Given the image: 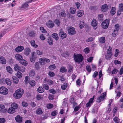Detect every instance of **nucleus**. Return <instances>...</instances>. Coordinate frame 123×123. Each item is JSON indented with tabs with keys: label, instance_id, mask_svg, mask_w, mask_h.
I'll return each mask as SVG.
<instances>
[{
	"label": "nucleus",
	"instance_id": "58",
	"mask_svg": "<svg viewBox=\"0 0 123 123\" xmlns=\"http://www.w3.org/2000/svg\"><path fill=\"white\" fill-rule=\"evenodd\" d=\"M35 35V34L34 33L33 31L30 32L29 33V36L31 37L34 36Z\"/></svg>",
	"mask_w": 123,
	"mask_h": 123
},
{
	"label": "nucleus",
	"instance_id": "11",
	"mask_svg": "<svg viewBox=\"0 0 123 123\" xmlns=\"http://www.w3.org/2000/svg\"><path fill=\"white\" fill-rule=\"evenodd\" d=\"M16 121L19 123H21L22 122V118L19 115H17L15 118Z\"/></svg>",
	"mask_w": 123,
	"mask_h": 123
},
{
	"label": "nucleus",
	"instance_id": "28",
	"mask_svg": "<svg viewBox=\"0 0 123 123\" xmlns=\"http://www.w3.org/2000/svg\"><path fill=\"white\" fill-rule=\"evenodd\" d=\"M4 80L6 84L9 85H10L11 84V80L8 78H6Z\"/></svg>",
	"mask_w": 123,
	"mask_h": 123
},
{
	"label": "nucleus",
	"instance_id": "57",
	"mask_svg": "<svg viewBox=\"0 0 123 123\" xmlns=\"http://www.w3.org/2000/svg\"><path fill=\"white\" fill-rule=\"evenodd\" d=\"M36 98L37 100H39L41 99L43 97L40 95H36Z\"/></svg>",
	"mask_w": 123,
	"mask_h": 123
},
{
	"label": "nucleus",
	"instance_id": "56",
	"mask_svg": "<svg viewBox=\"0 0 123 123\" xmlns=\"http://www.w3.org/2000/svg\"><path fill=\"white\" fill-rule=\"evenodd\" d=\"M50 92L54 94L56 93V91H55L53 89H50L49 90Z\"/></svg>",
	"mask_w": 123,
	"mask_h": 123
},
{
	"label": "nucleus",
	"instance_id": "47",
	"mask_svg": "<svg viewBox=\"0 0 123 123\" xmlns=\"http://www.w3.org/2000/svg\"><path fill=\"white\" fill-rule=\"evenodd\" d=\"M113 120L115 123H119V120L118 118L116 116L113 119Z\"/></svg>",
	"mask_w": 123,
	"mask_h": 123
},
{
	"label": "nucleus",
	"instance_id": "13",
	"mask_svg": "<svg viewBox=\"0 0 123 123\" xmlns=\"http://www.w3.org/2000/svg\"><path fill=\"white\" fill-rule=\"evenodd\" d=\"M30 52V49L29 48H26L24 50V54L26 56L28 55Z\"/></svg>",
	"mask_w": 123,
	"mask_h": 123
},
{
	"label": "nucleus",
	"instance_id": "27",
	"mask_svg": "<svg viewBox=\"0 0 123 123\" xmlns=\"http://www.w3.org/2000/svg\"><path fill=\"white\" fill-rule=\"evenodd\" d=\"M103 14H101L98 15V18L99 21H102L103 20Z\"/></svg>",
	"mask_w": 123,
	"mask_h": 123
},
{
	"label": "nucleus",
	"instance_id": "45",
	"mask_svg": "<svg viewBox=\"0 0 123 123\" xmlns=\"http://www.w3.org/2000/svg\"><path fill=\"white\" fill-rule=\"evenodd\" d=\"M53 81L49 79H48L47 80V83L49 85H51L53 84Z\"/></svg>",
	"mask_w": 123,
	"mask_h": 123
},
{
	"label": "nucleus",
	"instance_id": "9",
	"mask_svg": "<svg viewBox=\"0 0 123 123\" xmlns=\"http://www.w3.org/2000/svg\"><path fill=\"white\" fill-rule=\"evenodd\" d=\"M106 96V93L102 94L97 99V101L98 103H100L101 101L104 99L105 97Z\"/></svg>",
	"mask_w": 123,
	"mask_h": 123
},
{
	"label": "nucleus",
	"instance_id": "42",
	"mask_svg": "<svg viewBox=\"0 0 123 123\" xmlns=\"http://www.w3.org/2000/svg\"><path fill=\"white\" fill-rule=\"evenodd\" d=\"M118 31L115 30H113V31L112 33V35L113 37H116L117 35V33Z\"/></svg>",
	"mask_w": 123,
	"mask_h": 123
},
{
	"label": "nucleus",
	"instance_id": "30",
	"mask_svg": "<svg viewBox=\"0 0 123 123\" xmlns=\"http://www.w3.org/2000/svg\"><path fill=\"white\" fill-rule=\"evenodd\" d=\"M16 75L19 78H21L22 77V73L19 71H18L17 74H16Z\"/></svg>",
	"mask_w": 123,
	"mask_h": 123
},
{
	"label": "nucleus",
	"instance_id": "19",
	"mask_svg": "<svg viewBox=\"0 0 123 123\" xmlns=\"http://www.w3.org/2000/svg\"><path fill=\"white\" fill-rule=\"evenodd\" d=\"M36 114L37 115H40L42 114L43 112V111L41 109L38 108L36 111Z\"/></svg>",
	"mask_w": 123,
	"mask_h": 123
},
{
	"label": "nucleus",
	"instance_id": "49",
	"mask_svg": "<svg viewBox=\"0 0 123 123\" xmlns=\"http://www.w3.org/2000/svg\"><path fill=\"white\" fill-rule=\"evenodd\" d=\"M28 105V104L27 102L23 101L22 103V105L24 107H26Z\"/></svg>",
	"mask_w": 123,
	"mask_h": 123
},
{
	"label": "nucleus",
	"instance_id": "54",
	"mask_svg": "<svg viewBox=\"0 0 123 123\" xmlns=\"http://www.w3.org/2000/svg\"><path fill=\"white\" fill-rule=\"evenodd\" d=\"M36 53L39 55H41L43 54L42 51H39V50H37L36 51Z\"/></svg>",
	"mask_w": 123,
	"mask_h": 123
},
{
	"label": "nucleus",
	"instance_id": "21",
	"mask_svg": "<svg viewBox=\"0 0 123 123\" xmlns=\"http://www.w3.org/2000/svg\"><path fill=\"white\" fill-rule=\"evenodd\" d=\"M54 25V24L51 21H49L47 23V26L49 27L52 28Z\"/></svg>",
	"mask_w": 123,
	"mask_h": 123
},
{
	"label": "nucleus",
	"instance_id": "44",
	"mask_svg": "<svg viewBox=\"0 0 123 123\" xmlns=\"http://www.w3.org/2000/svg\"><path fill=\"white\" fill-rule=\"evenodd\" d=\"M6 70L9 73H11L12 72V69L10 66L6 67Z\"/></svg>",
	"mask_w": 123,
	"mask_h": 123
},
{
	"label": "nucleus",
	"instance_id": "40",
	"mask_svg": "<svg viewBox=\"0 0 123 123\" xmlns=\"http://www.w3.org/2000/svg\"><path fill=\"white\" fill-rule=\"evenodd\" d=\"M35 74V71L33 70H31L29 72V76L31 77L33 76Z\"/></svg>",
	"mask_w": 123,
	"mask_h": 123
},
{
	"label": "nucleus",
	"instance_id": "34",
	"mask_svg": "<svg viewBox=\"0 0 123 123\" xmlns=\"http://www.w3.org/2000/svg\"><path fill=\"white\" fill-rule=\"evenodd\" d=\"M35 68L37 69L38 70L40 68L39 66V64L38 62H36L35 64Z\"/></svg>",
	"mask_w": 123,
	"mask_h": 123
},
{
	"label": "nucleus",
	"instance_id": "14",
	"mask_svg": "<svg viewBox=\"0 0 123 123\" xmlns=\"http://www.w3.org/2000/svg\"><path fill=\"white\" fill-rule=\"evenodd\" d=\"M7 111L8 113L12 114H13L15 112V110L11 107L8 109Z\"/></svg>",
	"mask_w": 123,
	"mask_h": 123
},
{
	"label": "nucleus",
	"instance_id": "16",
	"mask_svg": "<svg viewBox=\"0 0 123 123\" xmlns=\"http://www.w3.org/2000/svg\"><path fill=\"white\" fill-rule=\"evenodd\" d=\"M84 14V11L82 10H79L77 12V16L80 17L83 16Z\"/></svg>",
	"mask_w": 123,
	"mask_h": 123
},
{
	"label": "nucleus",
	"instance_id": "43",
	"mask_svg": "<svg viewBox=\"0 0 123 123\" xmlns=\"http://www.w3.org/2000/svg\"><path fill=\"white\" fill-rule=\"evenodd\" d=\"M47 107L48 109H50L53 107V105L52 104L49 103L47 105Z\"/></svg>",
	"mask_w": 123,
	"mask_h": 123
},
{
	"label": "nucleus",
	"instance_id": "37",
	"mask_svg": "<svg viewBox=\"0 0 123 123\" xmlns=\"http://www.w3.org/2000/svg\"><path fill=\"white\" fill-rule=\"evenodd\" d=\"M38 92L40 93H42L44 92L43 89L42 87H40L37 89Z\"/></svg>",
	"mask_w": 123,
	"mask_h": 123
},
{
	"label": "nucleus",
	"instance_id": "32",
	"mask_svg": "<svg viewBox=\"0 0 123 123\" xmlns=\"http://www.w3.org/2000/svg\"><path fill=\"white\" fill-rule=\"evenodd\" d=\"M29 6V5L27 2L25 3L22 5L21 7L22 8H26L28 7Z\"/></svg>",
	"mask_w": 123,
	"mask_h": 123
},
{
	"label": "nucleus",
	"instance_id": "20",
	"mask_svg": "<svg viewBox=\"0 0 123 123\" xmlns=\"http://www.w3.org/2000/svg\"><path fill=\"white\" fill-rule=\"evenodd\" d=\"M47 42L49 44L52 45L53 44V41L52 39L50 37H48L47 39Z\"/></svg>",
	"mask_w": 123,
	"mask_h": 123
},
{
	"label": "nucleus",
	"instance_id": "35",
	"mask_svg": "<svg viewBox=\"0 0 123 123\" xmlns=\"http://www.w3.org/2000/svg\"><path fill=\"white\" fill-rule=\"evenodd\" d=\"M119 11L123 12V4L121 3L119 5Z\"/></svg>",
	"mask_w": 123,
	"mask_h": 123
},
{
	"label": "nucleus",
	"instance_id": "61",
	"mask_svg": "<svg viewBox=\"0 0 123 123\" xmlns=\"http://www.w3.org/2000/svg\"><path fill=\"white\" fill-rule=\"evenodd\" d=\"M40 38L42 40H43L45 39V37L43 34H41L40 36Z\"/></svg>",
	"mask_w": 123,
	"mask_h": 123
},
{
	"label": "nucleus",
	"instance_id": "48",
	"mask_svg": "<svg viewBox=\"0 0 123 123\" xmlns=\"http://www.w3.org/2000/svg\"><path fill=\"white\" fill-rule=\"evenodd\" d=\"M48 75L51 77H53L54 76L55 73L51 71L49 72L48 73Z\"/></svg>",
	"mask_w": 123,
	"mask_h": 123
},
{
	"label": "nucleus",
	"instance_id": "22",
	"mask_svg": "<svg viewBox=\"0 0 123 123\" xmlns=\"http://www.w3.org/2000/svg\"><path fill=\"white\" fill-rule=\"evenodd\" d=\"M15 57L17 60L20 61L23 58L22 55L19 54H16L15 55Z\"/></svg>",
	"mask_w": 123,
	"mask_h": 123
},
{
	"label": "nucleus",
	"instance_id": "10",
	"mask_svg": "<svg viewBox=\"0 0 123 123\" xmlns=\"http://www.w3.org/2000/svg\"><path fill=\"white\" fill-rule=\"evenodd\" d=\"M59 35L60 37H61V38L62 39L65 38L66 36V34L64 32L63 30L62 29L60 31Z\"/></svg>",
	"mask_w": 123,
	"mask_h": 123
},
{
	"label": "nucleus",
	"instance_id": "3",
	"mask_svg": "<svg viewBox=\"0 0 123 123\" xmlns=\"http://www.w3.org/2000/svg\"><path fill=\"white\" fill-rule=\"evenodd\" d=\"M14 69L16 71H20L22 72H24L25 70V69L24 67L22 66H19L17 64H16L15 65Z\"/></svg>",
	"mask_w": 123,
	"mask_h": 123
},
{
	"label": "nucleus",
	"instance_id": "62",
	"mask_svg": "<svg viewBox=\"0 0 123 123\" xmlns=\"http://www.w3.org/2000/svg\"><path fill=\"white\" fill-rule=\"evenodd\" d=\"M114 63L115 65L117 64H120L121 63V62L120 61H119L117 60H114Z\"/></svg>",
	"mask_w": 123,
	"mask_h": 123
},
{
	"label": "nucleus",
	"instance_id": "24",
	"mask_svg": "<svg viewBox=\"0 0 123 123\" xmlns=\"http://www.w3.org/2000/svg\"><path fill=\"white\" fill-rule=\"evenodd\" d=\"M52 37L56 41H57L58 39V34L56 33H53L52 34Z\"/></svg>",
	"mask_w": 123,
	"mask_h": 123
},
{
	"label": "nucleus",
	"instance_id": "26",
	"mask_svg": "<svg viewBox=\"0 0 123 123\" xmlns=\"http://www.w3.org/2000/svg\"><path fill=\"white\" fill-rule=\"evenodd\" d=\"M30 43L31 46L34 47H38V45H36L35 44V41L34 40H32L31 41Z\"/></svg>",
	"mask_w": 123,
	"mask_h": 123
},
{
	"label": "nucleus",
	"instance_id": "31",
	"mask_svg": "<svg viewBox=\"0 0 123 123\" xmlns=\"http://www.w3.org/2000/svg\"><path fill=\"white\" fill-rule=\"evenodd\" d=\"M116 9L114 7H112L110 11V13L112 15H113L116 13Z\"/></svg>",
	"mask_w": 123,
	"mask_h": 123
},
{
	"label": "nucleus",
	"instance_id": "6",
	"mask_svg": "<svg viewBox=\"0 0 123 123\" xmlns=\"http://www.w3.org/2000/svg\"><path fill=\"white\" fill-rule=\"evenodd\" d=\"M37 57L36 54L34 52H32L31 53V56L30 57V61L32 62H34L36 59Z\"/></svg>",
	"mask_w": 123,
	"mask_h": 123
},
{
	"label": "nucleus",
	"instance_id": "29",
	"mask_svg": "<svg viewBox=\"0 0 123 123\" xmlns=\"http://www.w3.org/2000/svg\"><path fill=\"white\" fill-rule=\"evenodd\" d=\"M11 107L13 108L15 110L17 109L18 107V105L15 103H12L11 105Z\"/></svg>",
	"mask_w": 123,
	"mask_h": 123
},
{
	"label": "nucleus",
	"instance_id": "60",
	"mask_svg": "<svg viewBox=\"0 0 123 123\" xmlns=\"http://www.w3.org/2000/svg\"><path fill=\"white\" fill-rule=\"evenodd\" d=\"M86 69L88 72H91V67L89 65H88L86 66Z\"/></svg>",
	"mask_w": 123,
	"mask_h": 123
},
{
	"label": "nucleus",
	"instance_id": "12",
	"mask_svg": "<svg viewBox=\"0 0 123 123\" xmlns=\"http://www.w3.org/2000/svg\"><path fill=\"white\" fill-rule=\"evenodd\" d=\"M24 49V48L22 46H18L15 49L16 51L19 52L21 51Z\"/></svg>",
	"mask_w": 123,
	"mask_h": 123
},
{
	"label": "nucleus",
	"instance_id": "15",
	"mask_svg": "<svg viewBox=\"0 0 123 123\" xmlns=\"http://www.w3.org/2000/svg\"><path fill=\"white\" fill-rule=\"evenodd\" d=\"M97 24V22L96 19H93L91 23V25L94 27H96Z\"/></svg>",
	"mask_w": 123,
	"mask_h": 123
},
{
	"label": "nucleus",
	"instance_id": "46",
	"mask_svg": "<svg viewBox=\"0 0 123 123\" xmlns=\"http://www.w3.org/2000/svg\"><path fill=\"white\" fill-rule=\"evenodd\" d=\"M68 72L70 73L72 71V69L73 68V66L70 65L68 66Z\"/></svg>",
	"mask_w": 123,
	"mask_h": 123
},
{
	"label": "nucleus",
	"instance_id": "53",
	"mask_svg": "<svg viewBox=\"0 0 123 123\" xmlns=\"http://www.w3.org/2000/svg\"><path fill=\"white\" fill-rule=\"evenodd\" d=\"M29 77L28 76H26L25 77V82L26 84L28 83L29 82L28 80L29 79Z\"/></svg>",
	"mask_w": 123,
	"mask_h": 123
},
{
	"label": "nucleus",
	"instance_id": "64",
	"mask_svg": "<svg viewBox=\"0 0 123 123\" xmlns=\"http://www.w3.org/2000/svg\"><path fill=\"white\" fill-rule=\"evenodd\" d=\"M31 106L33 107H35L36 105V104L34 102H31L30 103Z\"/></svg>",
	"mask_w": 123,
	"mask_h": 123
},
{
	"label": "nucleus",
	"instance_id": "17",
	"mask_svg": "<svg viewBox=\"0 0 123 123\" xmlns=\"http://www.w3.org/2000/svg\"><path fill=\"white\" fill-rule=\"evenodd\" d=\"M0 62L2 64H6V60L5 58L3 56L0 57Z\"/></svg>",
	"mask_w": 123,
	"mask_h": 123
},
{
	"label": "nucleus",
	"instance_id": "38",
	"mask_svg": "<svg viewBox=\"0 0 123 123\" xmlns=\"http://www.w3.org/2000/svg\"><path fill=\"white\" fill-rule=\"evenodd\" d=\"M67 86L68 85L67 83H65L61 87L62 89L63 90H65Z\"/></svg>",
	"mask_w": 123,
	"mask_h": 123
},
{
	"label": "nucleus",
	"instance_id": "63",
	"mask_svg": "<svg viewBox=\"0 0 123 123\" xmlns=\"http://www.w3.org/2000/svg\"><path fill=\"white\" fill-rule=\"evenodd\" d=\"M5 119L4 118H0V123H4L5 122Z\"/></svg>",
	"mask_w": 123,
	"mask_h": 123
},
{
	"label": "nucleus",
	"instance_id": "8",
	"mask_svg": "<svg viewBox=\"0 0 123 123\" xmlns=\"http://www.w3.org/2000/svg\"><path fill=\"white\" fill-rule=\"evenodd\" d=\"M111 7V6H108L106 4L103 5L101 7V11L104 12H105L107 10L110 9Z\"/></svg>",
	"mask_w": 123,
	"mask_h": 123
},
{
	"label": "nucleus",
	"instance_id": "2",
	"mask_svg": "<svg viewBox=\"0 0 123 123\" xmlns=\"http://www.w3.org/2000/svg\"><path fill=\"white\" fill-rule=\"evenodd\" d=\"M73 56L75 62L79 63L82 62L84 59L83 57L81 54H78L76 55L74 54Z\"/></svg>",
	"mask_w": 123,
	"mask_h": 123
},
{
	"label": "nucleus",
	"instance_id": "59",
	"mask_svg": "<svg viewBox=\"0 0 123 123\" xmlns=\"http://www.w3.org/2000/svg\"><path fill=\"white\" fill-rule=\"evenodd\" d=\"M80 108V107L79 105L77 106L74 108V111L75 112H76Z\"/></svg>",
	"mask_w": 123,
	"mask_h": 123
},
{
	"label": "nucleus",
	"instance_id": "25",
	"mask_svg": "<svg viewBox=\"0 0 123 123\" xmlns=\"http://www.w3.org/2000/svg\"><path fill=\"white\" fill-rule=\"evenodd\" d=\"M85 24L84 23V21H80V23L79 25V27L81 29L83 28Z\"/></svg>",
	"mask_w": 123,
	"mask_h": 123
},
{
	"label": "nucleus",
	"instance_id": "36",
	"mask_svg": "<svg viewBox=\"0 0 123 123\" xmlns=\"http://www.w3.org/2000/svg\"><path fill=\"white\" fill-rule=\"evenodd\" d=\"M105 38L103 37H101L99 39V42L101 43H105Z\"/></svg>",
	"mask_w": 123,
	"mask_h": 123
},
{
	"label": "nucleus",
	"instance_id": "51",
	"mask_svg": "<svg viewBox=\"0 0 123 123\" xmlns=\"http://www.w3.org/2000/svg\"><path fill=\"white\" fill-rule=\"evenodd\" d=\"M61 16L63 17H65L66 16V14L64 12V11H62L61 12Z\"/></svg>",
	"mask_w": 123,
	"mask_h": 123
},
{
	"label": "nucleus",
	"instance_id": "1",
	"mask_svg": "<svg viewBox=\"0 0 123 123\" xmlns=\"http://www.w3.org/2000/svg\"><path fill=\"white\" fill-rule=\"evenodd\" d=\"M24 92L23 89H19L15 91V92L13 94L14 97L16 99H19L22 97Z\"/></svg>",
	"mask_w": 123,
	"mask_h": 123
},
{
	"label": "nucleus",
	"instance_id": "50",
	"mask_svg": "<svg viewBox=\"0 0 123 123\" xmlns=\"http://www.w3.org/2000/svg\"><path fill=\"white\" fill-rule=\"evenodd\" d=\"M115 29L114 30L118 31L120 29V27L119 25L117 24L115 25Z\"/></svg>",
	"mask_w": 123,
	"mask_h": 123
},
{
	"label": "nucleus",
	"instance_id": "33",
	"mask_svg": "<svg viewBox=\"0 0 123 123\" xmlns=\"http://www.w3.org/2000/svg\"><path fill=\"white\" fill-rule=\"evenodd\" d=\"M67 71L65 68L64 67H61L60 69V71L62 73L66 72Z\"/></svg>",
	"mask_w": 123,
	"mask_h": 123
},
{
	"label": "nucleus",
	"instance_id": "23",
	"mask_svg": "<svg viewBox=\"0 0 123 123\" xmlns=\"http://www.w3.org/2000/svg\"><path fill=\"white\" fill-rule=\"evenodd\" d=\"M20 62L22 65L25 66H26L27 64L26 61L24 59H23V58L20 60Z\"/></svg>",
	"mask_w": 123,
	"mask_h": 123
},
{
	"label": "nucleus",
	"instance_id": "7",
	"mask_svg": "<svg viewBox=\"0 0 123 123\" xmlns=\"http://www.w3.org/2000/svg\"><path fill=\"white\" fill-rule=\"evenodd\" d=\"M8 90L6 88L3 87L0 88V93L1 94L6 95L8 93Z\"/></svg>",
	"mask_w": 123,
	"mask_h": 123
},
{
	"label": "nucleus",
	"instance_id": "52",
	"mask_svg": "<svg viewBox=\"0 0 123 123\" xmlns=\"http://www.w3.org/2000/svg\"><path fill=\"white\" fill-rule=\"evenodd\" d=\"M55 22L58 26H59L60 25V22L58 19H55Z\"/></svg>",
	"mask_w": 123,
	"mask_h": 123
},
{
	"label": "nucleus",
	"instance_id": "39",
	"mask_svg": "<svg viewBox=\"0 0 123 123\" xmlns=\"http://www.w3.org/2000/svg\"><path fill=\"white\" fill-rule=\"evenodd\" d=\"M29 84L31 86H34L35 85V81L34 80H32L30 81Z\"/></svg>",
	"mask_w": 123,
	"mask_h": 123
},
{
	"label": "nucleus",
	"instance_id": "5",
	"mask_svg": "<svg viewBox=\"0 0 123 123\" xmlns=\"http://www.w3.org/2000/svg\"><path fill=\"white\" fill-rule=\"evenodd\" d=\"M68 32L69 34L71 35H73L76 33L75 28L72 27H70L68 28Z\"/></svg>",
	"mask_w": 123,
	"mask_h": 123
},
{
	"label": "nucleus",
	"instance_id": "18",
	"mask_svg": "<svg viewBox=\"0 0 123 123\" xmlns=\"http://www.w3.org/2000/svg\"><path fill=\"white\" fill-rule=\"evenodd\" d=\"M12 79L13 82L16 84H18L19 81L18 79L15 76H13L12 77Z\"/></svg>",
	"mask_w": 123,
	"mask_h": 123
},
{
	"label": "nucleus",
	"instance_id": "55",
	"mask_svg": "<svg viewBox=\"0 0 123 123\" xmlns=\"http://www.w3.org/2000/svg\"><path fill=\"white\" fill-rule=\"evenodd\" d=\"M43 87L46 90H48L49 89V87L47 84H46L43 85Z\"/></svg>",
	"mask_w": 123,
	"mask_h": 123
},
{
	"label": "nucleus",
	"instance_id": "41",
	"mask_svg": "<svg viewBox=\"0 0 123 123\" xmlns=\"http://www.w3.org/2000/svg\"><path fill=\"white\" fill-rule=\"evenodd\" d=\"M49 68L51 70H53L55 69L56 68V67L55 64H53L49 66Z\"/></svg>",
	"mask_w": 123,
	"mask_h": 123
},
{
	"label": "nucleus",
	"instance_id": "4",
	"mask_svg": "<svg viewBox=\"0 0 123 123\" xmlns=\"http://www.w3.org/2000/svg\"><path fill=\"white\" fill-rule=\"evenodd\" d=\"M109 19L105 20L101 24L102 28L104 29L107 28L109 25Z\"/></svg>",
	"mask_w": 123,
	"mask_h": 123
}]
</instances>
